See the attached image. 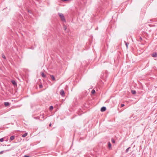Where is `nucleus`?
<instances>
[{
    "instance_id": "1",
    "label": "nucleus",
    "mask_w": 157,
    "mask_h": 157,
    "mask_svg": "<svg viewBox=\"0 0 157 157\" xmlns=\"http://www.w3.org/2000/svg\"><path fill=\"white\" fill-rule=\"evenodd\" d=\"M59 15L62 21L65 22L66 20L63 14L62 13H59Z\"/></svg>"
},
{
    "instance_id": "2",
    "label": "nucleus",
    "mask_w": 157,
    "mask_h": 157,
    "mask_svg": "<svg viewBox=\"0 0 157 157\" xmlns=\"http://www.w3.org/2000/svg\"><path fill=\"white\" fill-rule=\"evenodd\" d=\"M60 94L62 96H64L65 95V93L64 90H62L60 92Z\"/></svg>"
},
{
    "instance_id": "3",
    "label": "nucleus",
    "mask_w": 157,
    "mask_h": 157,
    "mask_svg": "<svg viewBox=\"0 0 157 157\" xmlns=\"http://www.w3.org/2000/svg\"><path fill=\"white\" fill-rule=\"evenodd\" d=\"M106 108L105 107H102L101 108V112H104L106 110Z\"/></svg>"
},
{
    "instance_id": "4",
    "label": "nucleus",
    "mask_w": 157,
    "mask_h": 157,
    "mask_svg": "<svg viewBox=\"0 0 157 157\" xmlns=\"http://www.w3.org/2000/svg\"><path fill=\"white\" fill-rule=\"evenodd\" d=\"M151 56L153 57H157V53L156 52L153 53L152 54Z\"/></svg>"
},
{
    "instance_id": "5",
    "label": "nucleus",
    "mask_w": 157,
    "mask_h": 157,
    "mask_svg": "<svg viewBox=\"0 0 157 157\" xmlns=\"http://www.w3.org/2000/svg\"><path fill=\"white\" fill-rule=\"evenodd\" d=\"M11 82L14 86L17 85V83L14 80H12L11 81Z\"/></svg>"
},
{
    "instance_id": "6",
    "label": "nucleus",
    "mask_w": 157,
    "mask_h": 157,
    "mask_svg": "<svg viewBox=\"0 0 157 157\" xmlns=\"http://www.w3.org/2000/svg\"><path fill=\"white\" fill-rule=\"evenodd\" d=\"M108 147H109V148H111V144L109 142H108Z\"/></svg>"
},
{
    "instance_id": "7",
    "label": "nucleus",
    "mask_w": 157,
    "mask_h": 157,
    "mask_svg": "<svg viewBox=\"0 0 157 157\" xmlns=\"http://www.w3.org/2000/svg\"><path fill=\"white\" fill-rule=\"evenodd\" d=\"M4 105L6 106H7L10 105L9 103L8 102H4Z\"/></svg>"
},
{
    "instance_id": "8",
    "label": "nucleus",
    "mask_w": 157,
    "mask_h": 157,
    "mask_svg": "<svg viewBox=\"0 0 157 157\" xmlns=\"http://www.w3.org/2000/svg\"><path fill=\"white\" fill-rule=\"evenodd\" d=\"M50 76L53 81L55 80V78L54 76L53 75H50Z\"/></svg>"
},
{
    "instance_id": "9",
    "label": "nucleus",
    "mask_w": 157,
    "mask_h": 157,
    "mask_svg": "<svg viewBox=\"0 0 157 157\" xmlns=\"http://www.w3.org/2000/svg\"><path fill=\"white\" fill-rule=\"evenodd\" d=\"M10 151V149H9V150H6V151H1L0 152V154H2L3 152L4 151Z\"/></svg>"
},
{
    "instance_id": "10",
    "label": "nucleus",
    "mask_w": 157,
    "mask_h": 157,
    "mask_svg": "<svg viewBox=\"0 0 157 157\" xmlns=\"http://www.w3.org/2000/svg\"><path fill=\"white\" fill-rule=\"evenodd\" d=\"M28 135L27 133H25L22 135V136L23 137H26Z\"/></svg>"
},
{
    "instance_id": "11",
    "label": "nucleus",
    "mask_w": 157,
    "mask_h": 157,
    "mask_svg": "<svg viewBox=\"0 0 157 157\" xmlns=\"http://www.w3.org/2000/svg\"><path fill=\"white\" fill-rule=\"evenodd\" d=\"M15 138V136H12L10 137V140H13Z\"/></svg>"
},
{
    "instance_id": "12",
    "label": "nucleus",
    "mask_w": 157,
    "mask_h": 157,
    "mask_svg": "<svg viewBox=\"0 0 157 157\" xmlns=\"http://www.w3.org/2000/svg\"><path fill=\"white\" fill-rule=\"evenodd\" d=\"M41 76L43 78H45L46 77L45 75L43 72L41 74Z\"/></svg>"
},
{
    "instance_id": "13",
    "label": "nucleus",
    "mask_w": 157,
    "mask_h": 157,
    "mask_svg": "<svg viewBox=\"0 0 157 157\" xmlns=\"http://www.w3.org/2000/svg\"><path fill=\"white\" fill-rule=\"evenodd\" d=\"M131 93L133 94H135L136 93V91L135 90H132L131 91Z\"/></svg>"
},
{
    "instance_id": "14",
    "label": "nucleus",
    "mask_w": 157,
    "mask_h": 157,
    "mask_svg": "<svg viewBox=\"0 0 157 157\" xmlns=\"http://www.w3.org/2000/svg\"><path fill=\"white\" fill-rule=\"evenodd\" d=\"M130 147H129L125 151V152L126 153H127L128 152L130 148Z\"/></svg>"
},
{
    "instance_id": "15",
    "label": "nucleus",
    "mask_w": 157,
    "mask_h": 157,
    "mask_svg": "<svg viewBox=\"0 0 157 157\" xmlns=\"http://www.w3.org/2000/svg\"><path fill=\"white\" fill-rule=\"evenodd\" d=\"M91 93L93 94H94L95 93V90L94 89L92 90L91 91Z\"/></svg>"
},
{
    "instance_id": "16",
    "label": "nucleus",
    "mask_w": 157,
    "mask_h": 157,
    "mask_svg": "<svg viewBox=\"0 0 157 157\" xmlns=\"http://www.w3.org/2000/svg\"><path fill=\"white\" fill-rule=\"evenodd\" d=\"M2 56L3 58H4V59H6V58L5 56L3 54H2Z\"/></svg>"
},
{
    "instance_id": "17",
    "label": "nucleus",
    "mask_w": 157,
    "mask_h": 157,
    "mask_svg": "<svg viewBox=\"0 0 157 157\" xmlns=\"http://www.w3.org/2000/svg\"><path fill=\"white\" fill-rule=\"evenodd\" d=\"M53 107L52 106H51L50 107L49 109L50 110H52L53 109Z\"/></svg>"
},
{
    "instance_id": "18",
    "label": "nucleus",
    "mask_w": 157,
    "mask_h": 157,
    "mask_svg": "<svg viewBox=\"0 0 157 157\" xmlns=\"http://www.w3.org/2000/svg\"><path fill=\"white\" fill-rule=\"evenodd\" d=\"M4 139L3 138H2L1 139H0V141L1 142H2L3 141Z\"/></svg>"
},
{
    "instance_id": "19",
    "label": "nucleus",
    "mask_w": 157,
    "mask_h": 157,
    "mask_svg": "<svg viewBox=\"0 0 157 157\" xmlns=\"http://www.w3.org/2000/svg\"><path fill=\"white\" fill-rule=\"evenodd\" d=\"M111 141L113 143H115V141L113 139H112Z\"/></svg>"
},
{
    "instance_id": "20",
    "label": "nucleus",
    "mask_w": 157,
    "mask_h": 157,
    "mask_svg": "<svg viewBox=\"0 0 157 157\" xmlns=\"http://www.w3.org/2000/svg\"><path fill=\"white\" fill-rule=\"evenodd\" d=\"M63 28H64V30H66V29H67L66 26L65 25H64V27H63Z\"/></svg>"
},
{
    "instance_id": "21",
    "label": "nucleus",
    "mask_w": 157,
    "mask_h": 157,
    "mask_svg": "<svg viewBox=\"0 0 157 157\" xmlns=\"http://www.w3.org/2000/svg\"><path fill=\"white\" fill-rule=\"evenodd\" d=\"M39 87L40 88H41L43 87V86L42 84H40L39 85Z\"/></svg>"
},
{
    "instance_id": "22",
    "label": "nucleus",
    "mask_w": 157,
    "mask_h": 157,
    "mask_svg": "<svg viewBox=\"0 0 157 157\" xmlns=\"http://www.w3.org/2000/svg\"><path fill=\"white\" fill-rule=\"evenodd\" d=\"M125 42V44L126 45V46L127 48H128V43H127V42Z\"/></svg>"
},
{
    "instance_id": "23",
    "label": "nucleus",
    "mask_w": 157,
    "mask_h": 157,
    "mask_svg": "<svg viewBox=\"0 0 157 157\" xmlns=\"http://www.w3.org/2000/svg\"><path fill=\"white\" fill-rule=\"evenodd\" d=\"M124 104H121V107H124Z\"/></svg>"
},
{
    "instance_id": "24",
    "label": "nucleus",
    "mask_w": 157,
    "mask_h": 157,
    "mask_svg": "<svg viewBox=\"0 0 157 157\" xmlns=\"http://www.w3.org/2000/svg\"><path fill=\"white\" fill-rule=\"evenodd\" d=\"M24 157H29V156H28V155H25L24 156Z\"/></svg>"
},
{
    "instance_id": "25",
    "label": "nucleus",
    "mask_w": 157,
    "mask_h": 157,
    "mask_svg": "<svg viewBox=\"0 0 157 157\" xmlns=\"http://www.w3.org/2000/svg\"><path fill=\"white\" fill-rule=\"evenodd\" d=\"M61 0L63 1H68V0Z\"/></svg>"
},
{
    "instance_id": "26",
    "label": "nucleus",
    "mask_w": 157,
    "mask_h": 157,
    "mask_svg": "<svg viewBox=\"0 0 157 157\" xmlns=\"http://www.w3.org/2000/svg\"><path fill=\"white\" fill-rule=\"evenodd\" d=\"M51 125H52V124L51 123H50L49 125V126L50 127H51Z\"/></svg>"
},
{
    "instance_id": "27",
    "label": "nucleus",
    "mask_w": 157,
    "mask_h": 157,
    "mask_svg": "<svg viewBox=\"0 0 157 157\" xmlns=\"http://www.w3.org/2000/svg\"><path fill=\"white\" fill-rule=\"evenodd\" d=\"M10 144H9V145H7V146H10Z\"/></svg>"
}]
</instances>
